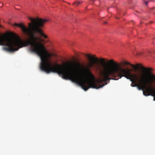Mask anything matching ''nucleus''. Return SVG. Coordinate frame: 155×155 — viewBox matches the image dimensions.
Listing matches in <instances>:
<instances>
[{
	"mask_svg": "<svg viewBox=\"0 0 155 155\" xmlns=\"http://www.w3.org/2000/svg\"><path fill=\"white\" fill-rule=\"evenodd\" d=\"M107 21H105L104 22V23L105 24H107Z\"/></svg>",
	"mask_w": 155,
	"mask_h": 155,
	"instance_id": "5",
	"label": "nucleus"
},
{
	"mask_svg": "<svg viewBox=\"0 0 155 155\" xmlns=\"http://www.w3.org/2000/svg\"><path fill=\"white\" fill-rule=\"evenodd\" d=\"M116 18H117V19H118L119 18H117V17H116Z\"/></svg>",
	"mask_w": 155,
	"mask_h": 155,
	"instance_id": "6",
	"label": "nucleus"
},
{
	"mask_svg": "<svg viewBox=\"0 0 155 155\" xmlns=\"http://www.w3.org/2000/svg\"><path fill=\"white\" fill-rule=\"evenodd\" d=\"M140 67L141 72L133 74L130 73V70L127 68V78L132 82V87H137L139 90L143 91L145 96L153 97V100L155 101V89L152 85V83H155V74L152 72L153 69L151 68L141 65Z\"/></svg>",
	"mask_w": 155,
	"mask_h": 155,
	"instance_id": "1",
	"label": "nucleus"
},
{
	"mask_svg": "<svg viewBox=\"0 0 155 155\" xmlns=\"http://www.w3.org/2000/svg\"><path fill=\"white\" fill-rule=\"evenodd\" d=\"M81 3V2L78 1L73 3V5H78Z\"/></svg>",
	"mask_w": 155,
	"mask_h": 155,
	"instance_id": "3",
	"label": "nucleus"
},
{
	"mask_svg": "<svg viewBox=\"0 0 155 155\" xmlns=\"http://www.w3.org/2000/svg\"><path fill=\"white\" fill-rule=\"evenodd\" d=\"M122 64L124 65H130L132 67L134 68L135 71H136L138 69V66L139 65V64H137L136 65H134L130 64V62L125 61H123L122 62Z\"/></svg>",
	"mask_w": 155,
	"mask_h": 155,
	"instance_id": "2",
	"label": "nucleus"
},
{
	"mask_svg": "<svg viewBox=\"0 0 155 155\" xmlns=\"http://www.w3.org/2000/svg\"><path fill=\"white\" fill-rule=\"evenodd\" d=\"M148 2H145V4L146 5H147L148 3Z\"/></svg>",
	"mask_w": 155,
	"mask_h": 155,
	"instance_id": "4",
	"label": "nucleus"
},
{
	"mask_svg": "<svg viewBox=\"0 0 155 155\" xmlns=\"http://www.w3.org/2000/svg\"><path fill=\"white\" fill-rule=\"evenodd\" d=\"M2 26L0 25V27H1Z\"/></svg>",
	"mask_w": 155,
	"mask_h": 155,
	"instance_id": "7",
	"label": "nucleus"
}]
</instances>
